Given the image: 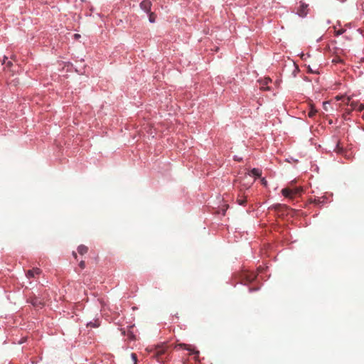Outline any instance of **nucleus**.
Listing matches in <instances>:
<instances>
[{
    "instance_id": "f257e3e1",
    "label": "nucleus",
    "mask_w": 364,
    "mask_h": 364,
    "mask_svg": "<svg viewBox=\"0 0 364 364\" xmlns=\"http://www.w3.org/2000/svg\"><path fill=\"white\" fill-rule=\"evenodd\" d=\"M146 350L150 353H153V357L158 362L163 363L168 359V346L164 343L153 347H148Z\"/></svg>"
},
{
    "instance_id": "f03ea898",
    "label": "nucleus",
    "mask_w": 364,
    "mask_h": 364,
    "mask_svg": "<svg viewBox=\"0 0 364 364\" xmlns=\"http://www.w3.org/2000/svg\"><path fill=\"white\" fill-rule=\"evenodd\" d=\"M257 277L256 274L254 272L249 271H244L241 274V282L246 284L247 283L252 282Z\"/></svg>"
},
{
    "instance_id": "7ed1b4c3",
    "label": "nucleus",
    "mask_w": 364,
    "mask_h": 364,
    "mask_svg": "<svg viewBox=\"0 0 364 364\" xmlns=\"http://www.w3.org/2000/svg\"><path fill=\"white\" fill-rule=\"evenodd\" d=\"M28 301L35 307V308H42V306L44 305V303L42 299L33 296L31 297L28 300Z\"/></svg>"
},
{
    "instance_id": "20e7f679",
    "label": "nucleus",
    "mask_w": 364,
    "mask_h": 364,
    "mask_svg": "<svg viewBox=\"0 0 364 364\" xmlns=\"http://www.w3.org/2000/svg\"><path fill=\"white\" fill-rule=\"evenodd\" d=\"M151 3L149 0H144L140 4L141 9L146 13H149L151 11Z\"/></svg>"
},
{
    "instance_id": "39448f33",
    "label": "nucleus",
    "mask_w": 364,
    "mask_h": 364,
    "mask_svg": "<svg viewBox=\"0 0 364 364\" xmlns=\"http://www.w3.org/2000/svg\"><path fill=\"white\" fill-rule=\"evenodd\" d=\"M178 347L190 351V354H194V355H198V354H199V352L198 350H195L194 349H192L191 346H188V345H186L184 343H180V344H178L177 346H176L175 348H178Z\"/></svg>"
},
{
    "instance_id": "423d86ee",
    "label": "nucleus",
    "mask_w": 364,
    "mask_h": 364,
    "mask_svg": "<svg viewBox=\"0 0 364 364\" xmlns=\"http://www.w3.org/2000/svg\"><path fill=\"white\" fill-rule=\"evenodd\" d=\"M41 273V270L39 268H33L30 269L26 273L28 278L34 277L36 275H39Z\"/></svg>"
},
{
    "instance_id": "0eeeda50",
    "label": "nucleus",
    "mask_w": 364,
    "mask_h": 364,
    "mask_svg": "<svg viewBox=\"0 0 364 364\" xmlns=\"http://www.w3.org/2000/svg\"><path fill=\"white\" fill-rule=\"evenodd\" d=\"M282 193L284 197L288 198L289 199H293V196L291 195V188H283L282 190Z\"/></svg>"
},
{
    "instance_id": "6e6552de",
    "label": "nucleus",
    "mask_w": 364,
    "mask_h": 364,
    "mask_svg": "<svg viewBox=\"0 0 364 364\" xmlns=\"http://www.w3.org/2000/svg\"><path fill=\"white\" fill-rule=\"evenodd\" d=\"M307 5L304 4H302L300 7H299V9L298 10V14L300 16H305L307 14Z\"/></svg>"
},
{
    "instance_id": "1a4fd4ad",
    "label": "nucleus",
    "mask_w": 364,
    "mask_h": 364,
    "mask_svg": "<svg viewBox=\"0 0 364 364\" xmlns=\"http://www.w3.org/2000/svg\"><path fill=\"white\" fill-rule=\"evenodd\" d=\"M87 251H88L87 247H86L85 245H80L77 248L78 253L82 255L87 253Z\"/></svg>"
},
{
    "instance_id": "9d476101",
    "label": "nucleus",
    "mask_w": 364,
    "mask_h": 364,
    "mask_svg": "<svg viewBox=\"0 0 364 364\" xmlns=\"http://www.w3.org/2000/svg\"><path fill=\"white\" fill-rule=\"evenodd\" d=\"M301 191H302V188L301 187H295L294 188H291V195H292L293 198L295 196L300 194L301 193Z\"/></svg>"
},
{
    "instance_id": "9b49d317",
    "label": "nucleus",
    "mask_w": 364,
    "mask_h": 364,
    "mask_svg": "<svg viewBox=\"0 0 364 364\" xmlns=\"http://www.w3.org/2000/svg\"><path fill=\"white\" fill-rule=\"evenodd\" d=\"M251 174L257 177H259L262 175V171L259 168H252L250 171Z\"/></svg>"
},
{
    "instance_id": "f8f14e48",
    "label": "nucleus",
    "mask_w": 364,
    "mask_h": 364,
    "mask_svg": "<svg viewBox=\"0 0 364 364\" xmlns=\"http://www.w3.org/2000/svg\"><path fill=\"white\" fill-rule=\"evenodd\" d=\"M87 326L97 328L100 326V322L98 320H95L94 321H90L87 323Z\"/></svg>"
},
{
    "instance_id": "ddd939ff",
    "label": "nucleus",
    "mask_w": 364,
    "mask_h": 364,
    "mask_svg": "<svg viewBox=\"0 0 364 364\" xmlns=\"http://www.w3.org/2000/svg\"><path fill=\"white\" fill-rule=\"evenodd\" d=\"M358 103L357 102H352L350 103V109L346 111V113L347 114H350V112L352 111V110H355L357 109V107H358Z\"/></svg>"
},
{
    "instance_id": "4468645a",
    "label": "nucleus",
    "mask_w": 364,
    "mask_h": 364,
    "mask_svg": "<svg viewBox=\"0 0 364 364\" xmlns=\"http://www.w3.org/2000/svg\"><path fill=\"white\" fill-rule=\"evenodd\" d=\"M149 21L151 23L155 22L156 20V14L152 12H149Z\"/></svg>"
},
{
    "instance_id": "2eb2a0df",
    "label": "nucleus",
    "mask_w": 364,
    "mask_h": 364,
    "mask_svg": "<svg viewBox=\"0 0 364 364\" xmlns=\"http://www.w3.org/2000/svg\"><path fill=\"white\" fill-rule=\"evenodd\" d=\"M316 112H317L316 109L311 108V110L308 113V116L309 117H314Z\"/></svg>"
},
{
    "instance_id": "dca6fc26",
    "label": "nucleus",
    "mask_w": 364,
    "mask_h": 364,
    "mask_svg": "<svg viewBox=\"0 0 364 364\" xmlns=\"http://www.w3.org/2000/svg\"><path fill=\"white\" fill-rule=\"evenodd\" d=\"M237 202L240 205H245L246 203V200L245 198H237Z\"/></svg>"
},
{
    "instance_id": "f3484780",
    "label": "nucleus",
    "mask_w": 364,
    "mask_h": 364,
    "mask_svg": "<svg viewBox=\"0 0 364 364\" xmlns=\"http://www.w3.org/2000/svg\"><path fill=\"white\" fill-rule=\"evenodd\" d=\"M332 62L335 63H338L343 62V60L341 59L339 57H336L335 58L333 59Z\"/></svg>"
},
{
    "instance_id": "a211bd4d",
    "label": "nucleus",
    "mask_w": 364,
    "mask_h": 364,
    "mask_svg": "<svg viewBox=\"0 0 364 364\" xmlns=\"http://www.w3.org/2000/svg\"><path fill=\"white\" fill-rule=\"evenodd\" d=\"M363 109H364V105L360 104V105H358L357 109L355 110L361 112Z\"/></svg>"
},
{
    "instance_id": "6ab92c4d",
    "label": "nucleus",
    "mask_w": 364,
    "mask_h": 364,
    "mask_svg": "<svg viewBox=\"0 0 364 364\" xmlns=\"http://www.w3.org/2000/svg\"><path fill=\"white\" fill-rule=\"evenodd\" d=\"M132 358L134 360V364H136L137 356H136V355L135 353H132Z\"/></svg>"
},
{
    "instance_id": "aec40b11",
    "label": "nucleus",
    "mask_w": 364,
    "mask_h": 364,
    "mask_svg": "<svg viewBox=\"0 0 364 364\" xmlns=\"http://www.w3.org/2000/svg\"><path fill=\"white\" fill-rule=\"evenodd\" d=\"M336 151L338 152V153H342L343 152V148L342 147H340L339 144L337 145L336 148Z\"/></svg>"
},
{
    "instance_id": "412c9836",
    "label": "nucleus",
    "mask_w": 364,
    "mask_h": 364,
    "mask_svg": "<svg viewBox=\"0 0 364 364\" xmlns=\"http://www.w3.org/2000/svg\"><path fill=\"white\" fill-rule=\"evenodd\" d=\"M79 266L81 269H84L85 267V262L84 261H81Z\"/></svg>"
},
{
    "instance_id": "4be33fe9",
    "label": "nucleus",
    "mask_w": 364,
    "mask_h": 364,
    "mask_svg": "<svg viewBox=\"0 0 364 364\" xmlns=\"http://www.w3.org/2000/svg\"><path fill=\"white\" fill-rule=\"evenodd\" d=\"M313 203L316 204V205H318V204H320L321 203V201L320 198H318V199L315 198L314 200Z\"/></svg>"
},
{
    "instance_id": "5701e85b",
    "label": "nucleus",
    "mask_w": 364,
    "mask_h": 364,
    "mask_svg": "<svg viewBox=\"0 0 364 364\" xmlns=\"http://www.w3.org/2000/svg\"><path fill=\"white\" fill-rule=\"evenodd\" d=\"M271 81H272V80H271V79H269V78H265V79L264 80V84H263V85H267V84H268L269 82H271Z\"/></svg>"
},
{
    "instance_id": "b1692460",
    "label": "nucleus",
    "mask_w": 364,
    "mask_h": 364,
    "mask_svg": "<svg viewBox=\"0 0 364 364\" xmlns=\"http://www.w3.org/2000/svg\"><path fill=\"white\" fill-rule=\"evenodd\" d=\"M343 33V30H338V31H336V36H338V35H341Z\"/></svg>"
},
{
    "instance_id": "393cba45",
    "label": "nucleus",
    "mask_w": 364,
    "mask_h": 364,
    "mask_svg": "<svg viewBox=\"0 0 364 364\" xmlns=\"http://www.w3.org/2000/svg\"><path fill=\"white\" fill-rule=\"evenodd\" d=\"M261 181H262V183L264 186H267V181L265 180V178H263Z\"/></svg>"
},
{
    "instance_id": "a878e982",
    "label": "nucleus",
    "mask_w": 364,
    "mask_h": 364,
    "mask_svg": "<svg viewBox=\"0 0 364 364\" xmlns=\"http://www.w3.org/2000/svg\"><path fill=\"white\" fill-rule=\"evenodd\" d=\"M73 257H74L75 259H77V256L76 252H73Z\"/></svg>"
},
{
    "instance_id": "bb28decb",
    "label": "nucleus",
    "mask_w": 364,
    "mask_h": 364,
    "mask_svg": "<svg viewBox=\"0 0 364 364\" xmlns=\"http://www.w3.org/2000/svg\"><path fill=\"white\" fill-rule=\"evenodd\" d=\"M326 104H327V102H324V103H323V107H324V109H325L326 110H327V106H326Z\"/></svg>"
},
{
    "instance_id": "cd10ccee",
    "label": "nucleus",
    "mask_w": 364,
    "mask_h": 364,
    "mask_svg": "<svg viewBox=\"0 0 364 364\" xmlns=\"http://www.w3.org/2000/svg\"><path fill=\"white\" fill-rule=\"evenodd\" d=\"M262 88L263 90H269V87H264V86L262 87Z\"/></svg>"
},
{
    "instance_id": "c85d7f7f",
    "label": "nucleus",
    "mask_w": 364,
    "mask_h": 364,
    "mask_svg": "<svg viewBox=\"0 0 364 364\" xmlns=\"http://www.w3.org/2000/svg\"><path fill=\"white\" fill-rule=\"evenodd\" d=\"M309 68V72H311V73H314V71H313V70L310 68V67H309V68Z\"/></svg>"
},
{
    "instance_id": "c756f323",
    "label": "nucleus",
    "mask_w": 364,
    "mask_h": 364,
    "mask_svg": "<svg viewBox=\"0 0 364 364\" xmlns=\"http://www.w3.org/2000/svg\"><path fill=\"white\" fill-rule=\"evenodd\" d=\"M347 100H348V101L346 102V103H347V104H349V102H350V98H349V97H348V98H347Z\"/></svg>"
},
{
    "instance_id": "7c9ffc66",
    "label": "nucleus",
    "mask_w": 364,
    "mask_h": 364,
    "mask_svg": "<svg viewBox=\"0 0 364 364\" xmlns=\"http://www.w3.org/2000/svg\"><path fill=\"white\" fill-rule=\"evenodd\" d=\"M280 206H281V205L278 204V205H276V208H277V207H280Z\"/></svg>"
},
{
    "instance_id": "2f4dec72",
    "label": "nucleus",
    "mask_w": 364,
    "mask_h": 364,
    "mask_svg": "<svg viewBox=\"0 0 364 364\" xmlns=\"http://www.w3.org/2000/svg\"><path fill=\"white\" fill-rule=\"evenodd\" d=\"M235 160H237V161H240V159H239V158H237V159L235 158Z\"/></svg>"
}]
</instances>
